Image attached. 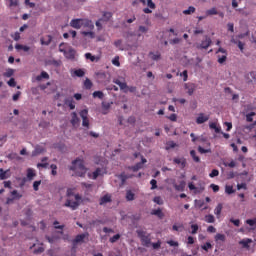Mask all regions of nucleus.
I'll return each instance as SVG.
<instances>
[{
    "mask_svg": "<svg viewBox=\"0 0 256 256\" xmlns=\"http://www.w3.org/2000/svg\"><path fill=\"white\" fill-rule=\"evenodd\" d=\"M70 171H73V177H85L87 175V167H85V161L81 158H77L72 161Z\"/></svg>",
    "mask_w": 256,
    "mask_h": 256,
    "instance_id": "1",
    "label": "nucleus"
},
{
    "mask_svg": "<svg viewBox=\"0 0 256 256\" xmlns=\"http://www.w3.org/2000/svg\"><path fill=\"white\" fill-rule=\"evenodd\" d=\"M71 195H74L75 201L67 199L64 207H69L70 209H72V211H75L79 208V205L83 203V198L79 194H73V191H71L70 189L67 190V197H71Z\"/></svg>",
    "mask_w": 256,
    "mask_h": 256,
    "instance_id": "2",
    "label": "nucleus"
},
{
    "mask_svg": "<svg viewBox=\"0 0 256 256\" xmlns=\"http://www.w3.org/2000/svg\"><path fill=\"white\" fill-rule=\"evenodd\" d=\"M143 247H150L151 245V234H147V231L137 230L136 231Z\"/></svg>",
    "mask_w": 256,
    "mask_h": 256,
    "instance_id": "3",
    "label": "nucleus"
},
{
    "mask_svg": "<svg viewBox=\"0 0 256 256\" xmlns=\"http://www.w3.org/2000/svg\"><path fill=\"white\" fill-rule=\"evenodd\" d=\"M113 83H115V85H118L121 91H123L124 93H135V91H137V87L128 86L126 82H121V80L119 79H114Z\"/></svg>",
    "mask_w": 256,
    "mask_h": 256,
    "instance_id": "4",
    "label": "nucleus"
},
{
    "mask_svg": "<svg viewBox=\"0 0 256 256\" xmlns=\"http://www.w3.org/2000/svg\"><path fill=\"white\" fill-rule=\"evenodd\" d=\"M79 115L82 119V126L89 129V110L83 109L80 111Z\"/></svg>",
    "mask_w": 256,
    "mask_h": 256,
    "instance_id": "5",
    "label": "nucleus"
},
{
    "mask_svg": "<svg viewBox=\"0 0 256 256\" xmlns=\"http://www.w3.org/2000/svg\"><path fill=\"white\" fill-rule=\"evenodd\" d=\"M216 53H222L223 55H218V63H220V65H223V63H225V61H227V50H225V48L220 47Z\"/></svg>",
    "mask_w": 256,
    "mask_h": 256,
    "instance_id": "6",
    "label": "nucleus"
},
{
    "mask_svg": "<svg viewBox=\"0 0 256 256\" xmlns=\"http://www.w3.org/2000/svg\"><path fill=\"white\" fill-rule=\"evenodd\" d=\"M70 27L73 29H81L83 27V18H76L70 21Z\"/></svg>",
    "mask_w": 256,
    "mask_h": 256,
    "instance_id": "7",
    "label": "nucleus"
},
{
    "mask_svg": "<svg viewBox=\"0 0 256 256\" xmlns=\"http://www.w3.org/2000/svg\"><path fill=\"white\" fill-rule=\"evenodd\" d=\"M82 27H84L85 29H89V31H93L95 29V24H93V21L87 18H83Z\"/></svg>",
    "mask_w": 256,
    "mask_h": 256,
    "instance_id": "8",
    "label": "nucleus"
},
{
    "mask_svg": "<svg viewBox=\"0 0 256 256\" xmlns=\"http://www.w3.org/2000/svg\"><path fill=\"white\" fill-rule=\"evenodd\" d=\"M211 43V38H209V36H205V39L197 47L198 49H209V47H211Z\"/></svg>",
    "mask_w": 256,
    "mask_h": 256,
    "instance_id": "9",
    "label": "nucleus"
},
{
    "mask_svg": "<svg viewBox=\"0 0 256 256\" xmlns=\"http://www.w3.org/2000/svg\"><path fill=\"white\" fill-rule=\"evenodd\" d=\"M105 173V169L103 168H97L92 174L89 173L88 177L90 179H97V177H101V175H103Z\"/></svg>",
    "mask_w": 256,
    "mask_h": 256,
    "instance_id": "10",
    "label": "nucleus"
},
{
    "mask_svg": "<svg viewBox=\"0 0 256 256\" xmlns=\"http://www.w3.org/2000/svg\"><path fill=\"white\" fill-rule=\"evenodd\" d=\"M89 237V233H83V234H79L75 237V239L72 241L73 245H77L79 243H83V241H85V238Z\"/></svg>",
    "mask_w": 256,
    "mask_h": 256,
    "instance_id": "11",
    "label": "nucleus"
},
{
    "mask_svg": "<svg viewBox=\"0 0 256 256\" xmlns=\"http://www.w3.org/2000/svg\"><path fill=\"white\" fill-rule=\"evenodd\" d=\"M173 163L175 165H180L181 169H185V167H187V159L185 158H174L173 159Z\"/></svg>",
    "mask_w": 256,
    "mask_h": 256,
    "instance_id": "12",
    "label": "nucleus"
},
{
    "mask_svg": "<svg viewBox=\"0 0 256 256\" xmlns=\"http://www.w3.org/2000/svg\"><path fill=\"white\" fill-rule=\"evenodd\" d=\"M60 52L64 53V57H66V59H75V50L71 48L69 50L60 49Z\"/></svg>",
    "mask_w": 256,
    "mask_h": 256,
    "instance_id": "13",
    "label": "nucleus"
},
{
    "mask_svg": "<svg viewBox=\"0 0 256 256\" xmlns=\"http://www.w3.org/2000/svg\"><path fill=\"white\" fill-rule=\"evenodd\" d=\"M208 119H209V115H204L203 113H200L196 118V123L197 125H203V123H207Z\"/></svg>",
    "mask_w": 256,
    "mask_h": 256,
    "instance_id": "14",
    "label": "nucleus"
},
{
    "mask_svg": "<svg viewBox=\"0 0 256 256\" xmlns=\"http://www.w3.org/2000/svg\"><path fill=\"white\" fill-rule=\"evenodd\" d=\"M118 178L121 180V185H123L127 182V179H133V174L122 172L120 175H118Z\"/></svg>",
    "mask_w": 256,
    "mask_h": 256,
    "instance_id": "15",
    "label": "nucleus"
},
{
    "mask_svg": "<svg viewBox=\"0 0 256 256\" xmlns=\"http://www.w3.org/2000/svg\"><path fill=\"white\" fill-rule=\"evenodd\" d=\"M185 89L187 90L188 95H193L195 89H197V85L195 83H187L185 84Z\"/></svg>",
    "mask_w": 256,
    "mask_h": 256,
    "instance_id": "16",
    "label": "nucleus"
},
{
    "mask_svg": "<svg viewBox=\"0 0 256 256\" xmlns=\"http://www.w3.org/2000/svg\"><path fill=\"white\" fill-rule=\"evenodd\" d=\"M51 41H53V36L46 35L40 39L41 45L49 46L51 45Z\"/></svg>",
    "mask_w": 256,
    "mask_h": 256,
    "instance_id": "17",
    "label": "nucleus"
},
{
    "mask_svg": "<svg viewBox=\"0 0 256 256\" xmlns=\"http://www.w3.org/2000/svg\"><path fill=\"white\" fill-rule=\"evenodd\" d=\"M64 105L69 107V109L73 110L75 109V100H73V97L65 98Z\"/></svg>",
    "mask_w": 256,
    "mask_h": 256,
    "instance_id": "18",
    "label": "nucleus"
},
{
    "mask_svg": "<svg viewBox=\"0 0 256 256\" xmlns=\"http://www.w3.org/2000/svg\"><path fill=\"white\" fill-rule=\"evenodd\" d=\"M188 188L190 189V191H195V193H203V191H205L204 187L197 188L195 184H193V182H190L188 184Z\"/></svg>",
    "mask_w": 256,
    "mask_h": 256,
    "instance_id": "19",
    "label": "nucleus"
},
{
    "mask_svg": "<svg viewBox=\"0 0 256 256\" xmlns=\"http://www.w3.org/2000/svg\"><path fill=\"white\" fill-rule=\"evenodd\" d=\"M111 196L106 194L100 198L99 205H105L107 203H111Z\"/></svg>",
    "mask_w": 256,
    "mask_h": 256,
    "instance_id": "20",
    "label": "nucleus"
},
{
    "mask_svg": "<svg viewBox=\"0 0 256 256\" xmlns=\"http://www.w3.org/2000/svg\"><path fill=\"white\" fill-rule=\"evenodd\" d=\"M151 215H155L158 219H163V217H165V214H163V210H161V208L152 210Z\"/></svg>",
    "mask_w": 256,
    "mask_h": 256,
    "instance_id": "21",
    "label": "nucleus"
},
{
    "mask_svg": "<svg viewBox=\"0 0 256 256\" xmlns=\"http://www.w3.org/2000/svg\"><path fill=\"white\" fill-rule=\"evenodd\" d=\"M149 57L152 61H159L161 59V52H150Z\"/></svg>",
    "mask_w": 256,
    "mask_h": 256,
    "instance_id": "22",
    "label": "nucleus"
},
{
    "mask_svg": "<svg viewBox=\"0 0 256 256\" xmlns=\"http://www.w3.org/2000/svg\"><path fill=\"white\" fill-rule=\"evenodd\" d=\"M221 211H223V204L219 203L214 209V214L216 215L217 219L221 218Z\"/></svg>",
    "mask_w": 256,
    "mask_h": 256,
    "instance_id": "23",
    "label": "nucleus"
},
{
    "mask_svg": "<svg viewBox=\"0 0 256 256\" xmlns=\"http://www.w3.org/2000/svg\"><path fill=\"white\" fill-rule=\"evenodd\" d=\"M214 239L216 243H219V241H221V243H225L227 237L225 234L218 233L215 235Z\"/></svg>",
    "mask_w": 256,
    "mask_h": 256,
    "instance_id": "24",
    "label": "nucleus"
},
{
    "mask_svg": "<svg viewBox=\"0 0 256 256\" xmlns=\"http://www.w3.org/2000/svg\"><path fill=\"white\" fill-rule=\"evenodd\" d=\"M71 116H72L71 124L73 125V127H75V125H79L80 120H79V117L77 116V113L72 112Z\"/></svg>",
    "mask_w": 256,
    "mask_h": 256,
    "instance_id": "25",
    "label": "nucleus"
},
{
    "mask_svg": "<svg viewBox=\"0 0 256 256\" xmlns=\"http://www.w3.org/2000/svg\"><path fill=\"white\" fill-rule=\"evenodd\" d=\"M85 58L91 60L92 63H97L99 61V57L93 56L91 53H86Z\"/></svg>",
    "mask_w": 256,
    "mask_h": 256,
    "instance_id": "26",
    "label": "nucleus"
},
{
    "mask_svg": "<svg viewBox=\"0 0 256 256\" xmlns=\"http://www.w3.org/2000/svg\"><path fill=\"white\" fill-rule=\"evenodd\" d=\"M72 76L85 77V70L84 69H76V70H74Z\"/></svg>",
    "mask_w": 256,
    "mask_h": 256,
    "instance_id": "27",
    "label": "nucleus"
},
{
    "mask_svg": "<svg viewBox=\"0 0 256 256\" xmlns=\"http://www.w3.org/2000/svg\"><path fill=\"white\" fill-rule=\"evenodd\" d=\"M176 191H185V181H181L180 184H174Z\"/></svg>",
    "mask_w": 256,
    "mask_h": 256,
    "instance_id": "28",
    "label": "nucleus"
},
{
    "mask_svg": "<svg viewBox=\"0 0 256 256\" xmlns=\"http://www.w3.org/2000/svg\"><path fill=\"white\" fill-rule=\"evenodd\" d=\"M81 35H83V37H89L90 39H95V32L93 31H82Z\"/></svg>",
    "mask_w": 256,
    "mask_h": 256,
    "instance_id": "29",
    "label": "nucleus"
},
{
    "mask_svg": "<svg viewBox=\"0 0 256 256\" xmlns=\"http://www.w3.org/2000/svg\"><path fill=\"white\" fill-rule=\"evenodd\" d=\"M206 223H215V216L213 214H208L204 217Z\"/></svg>",
    "mask_w": 256,
    "mask_h": 256,
    "instance_id": "30",
    "label": "nucleus"
},
{
    "mask_svg": "<svg viewBox=\"0 0 256 256\" xmlns=\"http://www.w3.org/2000/svg\"><path fill=\"white\" fill-rule=\"evenodd\" d=\"M175 147H177V143H175L174 141H168L166 143V151H169L170 149H175Z\"/></svg>",
    "mask_w": 256,
    "mask_h": 256,
    "instance_id": "31",
    "label": "nucleus"
},
{
    "mask_svg": "<svg viewBox=\"0 0 256 256\" xmlns=\"http://www.w3.org/2000/svg\"><path fill=\"white\" fill-rule=\"evenodd\" d=\"M190 155H191L193 161H195V163H199L201 161V158H199V156H197V152H195V150H191Z\"/></svg>",
    "mask_w": 256,
    "mask_h": 256,
    "instance_id": "32",
    "label": "nucleus"
},
{
    "mask_svg": "<svg viewBox=\"0 0 256 256\" xmlns=\"http://www.w3.org/2000/svg\"><path fill=\"white\" fill-rule=\"evenodd\" d=\"M15 49L22 50V51H24L25 53H27V51H29L31 48H30L29 46H26V45L17 44V45L15 46Z\"/></svg>",
    "mask_w": 256,
    "mask_h": 256,
    "instance_id": "33",
    "label": "nucleus"
},
{
    "mask_svg": "<svg viewBox=\"0 0 256 256\" xmlns=\"http://www.w3.org/2000/svg\"><path fill=\"white\" fill-rule=\"evenodd\" d=\"M126 199H127V201H134L135 200V194L131 190H128L126 192Z\"/></svg>",
    "mask_w": 256,
    "mask_h": 256,
    "instance_id": "34",
    "label": "nucleus"
},
{
    "mask_svg": "<svg viewBox=\"0 0 256 256\" xmlns=\"http://www.w3.org/2000/svg\"><path fill=\"white\" fill-rule=\"evenodd\" d=\"M209 127L210 129H214L215 133H221V127H217V123L211 122Z\"/></svg>",
    "mask_w": 256,
    "mask_h": 256,
    "instance_id": "35",
    "label": "nucleus"
},
{
    "mask_svg": "<svg viewBox=\"0 0 256 256\" xmlns=\"http://www.w3.org/2000/svg\"><path fill=\"white\" fill-rule=\"evenodd\" d=\"M218 11L217 8H211L206 11V17H211V15H217Z\"/></svg>",
    "mask_w": 256,
    "mask_h": 256,
    "instance_id": "36",
    "label": "nucleus"
},
{
    "mask_svg": "<svg viewBox=\"0 0 256 256\" xmlns=\"http://www.w3.org/2000/svg\"><path fill=\"white\" fill-rule=\"evenodd\" d=\"M93 97H94V99H103V97H105V94H103V92L102 91H95V92H93Z\"/></svg>",
    "mask_w": 256,
    "mask_h": 256,
    "instance_id": "37",
    "label": "nucleus"
},
{
    "mask_svg": "<svg viewBox=\"0 0 256 256\" xmlns=\"http://www.w3.org/2000/svg\"><path fill=\"white\" fill-rule=\"evenodd\" d=\"M37 81H41L42 79H49V74L45 71H42L39 76H37Z\"/></svg>",
    "mask_w": 256,
    "mask_h": 256,
    "instance_id": "38",
    "label": "nucleus"
},
{
    "mask_svg": "<svg viewBox=\"0 0 256 256\" xmlns=\"http://www.w3.org/2000/svg\"><path fill=\"white\" fill-rule=\"evenodd\" d=\"M33 177H35V170L29 168L27 170V178L31 181L33 180Z\"/></svg>",
    "mask_w": 256,
    "mask_h": 256,
    "instance_id": "39",
    "label": "nucleus"
},
{
    "mask_svg": "<svg viewBox=\"0 0 256 256\" xmlns=\"http://www.w3.org/2000/svg\"><path fill=\"white\" fill-rule=\"evenodd\" d=\"M111 17H113V13H111V12H104L102 19H103V21L107 22V21H109V19H111Z\"/></svg>",
    "mask_w": 256,
    "mask_h": 256,
    "instance_id": "40",
    "label": "nucleus"
},
{
    "mask_svg": "<svg viewBox=\"0 0 256 256\" xmlns=\"http://www.w3.org/2000/svg\"><path fill=\"white\" fill-rule=\"evenodd\" d=\"M225 193H227V195H233V193H235V190L233 189V186L226 185L225 186Z\"/></svg>",
    "mask_w": 256,
    "mask_h": 256,
    "instance_id": "41",
    "label": "nucleus"
},
{
    "mask_svg": "<svg viewBox=\"0 0 256 256\" xmlns=\"http://www.w3.org/2000/svg\"><path fill=\"white\" fill-rule=\"evenodd\" d=\"M114 45L117 49H119L120 51H123V40H116L114 42Z\"/></svg>",
    "mask_w": 256,
    "mask_h": 256,
    "instance_id": "42",
    "label": "nucleus"
},
{
    "mask_svg": "<svg viewBox=\"0 0 256 256\" xmlns=\"http://www.w3.org/2000/svg\"><path fill=\"white\" fill-rule=\"evenodd\" d=\"M121 239V234H116L109 239L110 243H117Z\"/></svg>",
    "mask_w": 256,
    "mask_h": 256,
    "instance_id": "43",
    "label": "nucleus"
},
{
    "mask_svg": "<svg viewBox=\"0 0 256 256\" xmlns=\"http://www.w3.org/2000/svg\"><path fill=\"white\" fill-rule=\"evenodd\" d=\"M84 87L85 89H91V87H93V82H91L89 78H86L84 81Z\"/></svg>",
    "mask_w": 256,
    "mask_h": 256,
    "instance_id": "44",
    "label": "nucleus"
},
{
    "mask_svg": "<svg viewBox=\"0 0 256 256\" xmlns=\"http://www.w3.org/2000/svg\"><path fill=\"white\" fill-rule=\"evenodd\" d=\"M14 73H15V70L9 68L6 70V72H4L3 76L4 77H13Z\"/></svg>",
    "mask_w": 256,
    "mask_h": 256,
    "instance_id": "45",
    "label": "nucleus"
},
{
    "mask_svg": "<svg viewBox=\"0 0 256 256\" xmlns=\"http://www.w3.org/2000/svg\"><path fill=\"white\" fill-rule=\"evenodd\" d=\"M131 169H132V171H134V173H135V172L139 171V169H143V163H139V162H138L137 164H135L134 166H132Z\"/></svg>",
    "mask_w": 256,
    "mask_h": 256,
    "instance_id": "46",
    "label": "nucleus"
},
{
    "mask_svg": "<svg viewBox=\"0 0 256 256\" xmlns=\"http://www.w3.org/2000/svg\"><path fill=\"white\" fill-rule=\"evenodd\" d=\"M253 117H255V112H250L246 115V121L248 123H253Z\"/></svg>",
    "mask_w": 256,
    "mask_h": 256,
    "instance_id": "47",
    "label": "nucleus"
},
{
    "mask_svg": "<svg viewBox=\"0 0 256 256\" xmlns=\"http://www.w3.org/2000/svg\"><path fill=\"white\" fill-rule=\"evenodd\" d=\"M194 11H195V7L190 6L188 9L183 11V14L184 15H191V14H193Z\"/></svg>",
    "mask_w": 256,
    "mask_h": 256,
    "instance_id": "48",
    "label": "nucleus"
},
{
    "mask_svg": "<svg viewBox=\"0 0 256 256\" xmlns=\"http://www.w3.org/2000/svg\"><path fill=\"white\" fill-rule=\"evenodd\" d=\"M191 229H192L191 234H192V235H197V231H199V225H197V224H192V225H191Z\"/></svg>",
    "mask_w": 256,
    "mask_h": 256,
    "instance_id": "49",
    "label": "nucleus"
},
{
    "mask_svg": "<svg viewBox=\"0 0 256 256\" xmlns=\"http://www.w3.org/2000/svg\"><path fill=\"white\" fill-rule=\"evenodd\" d=\"M7 171L3 170V168H0V179L1 181L7 179Z\"/></svg>",
    "mask_w": 256,
    "mask_h": 256,
    "instance_id": "50",
    "label": "nucleus"
},
{
    "mask_svg": "<svg viewBox=\"0 0 256 256\" xmlns=\"http://www.w3.org/2000/svg\"><path fill=\"white\" fill-rule=\"evenodd\" d=\"M45 251V248L43 246H39L38 248L34 249L33 253L34 255H39Z\"/></svg>",
    "mask_w": 256,
    "mask_h": 256,
    "instance_id": "51",
    "label": "nucleus"
},
{
    "mask_svg": "<svg viewBox=\"0 0 256 256\" xmlns=\"http://www.w3.org/2000/svg\"><path fill=\"white\" fill-rule=\"evenodd\" d=\"M11 195L13 196V199H21V197H23V195L19 194V192H17V190H13L11 192Z\"/></svg>",
    "mask_w": 256,
    "mask_h": 256,
    "instance_id": "52",
    "label": "nucleus"
},
{
    "mask_svg": "<svg viewBox=\"0 0 256 256\" xmlns=\"http://www.w3.org/2000/svg\"><path fill=\"white\" fill-rule=\"evenodd\" d=\"M204 251H209V249L213 248V245H211L209 242H206L204 245L201 246Z\"/></svg>",
    "mask_w": 256,
    "mask_h": 256,
    "instance_id": "53",
    "label": "nucleus"
},
{
    "mask_svg": "<svg viewBox=\"0 0 256 256\" xmlns=\"http://www.w3.org/2000/svg\"><path fill=\"white\" fill-rule=\"evenodd\" d=\"M251 239H247V240H242L240 241V245H242L244 248L249 247V243H251Z\"/></svg>",
    "mask_w": 256,
    "mask_h": 256,
    "instance_id": "54",
    "label": "nucleus"
},
{
    "mask_svg": "<svg viewBox=\"0 0 256 256\" xmlns=\"http://www.w3.org/2000/svg\"><path fill=\"white\" fill-rule=\"evenodd\" d=\"M101 23H103V18H100L98 21H96V27L98 31H101V29H103V25Z\"/></svg>",
    "mask_w": 256,
    "mask_h": 256,
    "instance_id": "55",
    "label": "nucleus"
},
{
    "mask_svg": "<svg viewBox=\"0 0 256 256\" xmlns=\"http://www.w3.org/2000/svg\"><path fill=\"white\" fill-rule=\"evenodd\" d=\"M154 203H156L157 205H163V199H161L160 196H156L153 199Z\"/></svg>",
    "mask_w": 256,
    "mask_h": 256,
    "instance_id": "56",
    "label": "nucleus"
},
{
    "mask_svg": "<svg viewBox=\"0 0 256 256\" xmlns=\"http://www.w3.org/2000/svg\"><path fill=\"white\" fill-rule=\"evenodd\" d=\"M209 177L213 179V177H219V170L213 169L211 173L209 174Z\"/></svg>",
    "mask_w": 256,
    "mask_h": 256,
    "instance_id": "57",
    "label": "nucleus"
},
{
    "mask_svg": "<svg viewBox=\"0 0 256 256\" xmlns=\"http://www.w3.org/2000/svg\"><path fill=\"white\" fill-rule=\"evenodd\" d=\"M112 64H114L115 67H121V62H119V56H116V57L112 60Z\"/></svg>",
    "mask_w": 256,
    "mask_h": 256,
    "instance_id": "58",
    "label": "nucleus"
},
{
    "mask_svg": "<svg viewBox=\"0 0 256 256\" xmlns=\"http://www.w3.org/2000/svg\"><path fill=\"white\" fill-rule=\"evenodd\" d=\"M50 169H52L51 175L55 177V175H57V166L55 164H51Z\"/></svg>",
    "mask_w": 256,
    "mask_h": 256,
    "instance_id": "59",
    "label": "nucleus"
},
{
    "mask_svg": "<svg viewBox=\"0 0 256 256\" xmlns=\"http://www.w3.org/2000/svg\"><path fill=\"white\" fill-rule=\"evenodd\" d=\"M247 225H249L250 227H254V225H256V218L254 219H248L246 220Z\"/></svg>",
    "mask_w": 256,
    "mask_h": 256,
    "instance_id": "60",
    "label": "nucleus"
},
{
    "mask_svg": "<svg viewBox=\"0 0 256 256\" xmlns=\"http://www.w3.org/2000/svg\"><path fill=\"white\" fill-rule=\"evenodd\" d=\"M198 151H199V153H201V154H204V153H211V149H205V148H203V147H201V146L198 147Z\"/></svg>",
    "mask_w": 256,
    "mask_h": 256,
    "instance_id": "61",
    "label": "nucleus"
},
{
    "mask_svg": "<svg viewBox=\"0 0 256 256\" xmlns=\"http://www.w3.org/2000/svg\"><path fill=\"white\" fill-rule=\"evenodd\" d=\"M9 87H17V82H15V78H10L8 81Z\"/></svg>",
    "mask_w": 256,
    "mask_h": 256,
    "instance_id": "62",
    "label": "nucleus"
},
{
    "mask_svg": "<svg viewBox=\"0 0 256 256\" xmlns=\"http://www.w3.org/2000/svg\"><path fill=\"white\" fill-rule=\"evenodd\" d=\"M153 249H161V240H158L156 243L151 244Z\"/></svg>",
    "mask_w": 256,
    "mask_h": 256,
    "instance_id": "63",
    "label": "nucleus"
},
{
    "mask_svg": "<svg viewBox=\"0 0 256 256\" xmlns=\"http://www.w3.org/2000/svg\"><path fill=\"white\" fill-rule=\"evenodd\" d=\"M150 185H151V189H152V190L157 189V180L152 179V180L150 181Z\"/></svg>",
    "mask_w": 256,
    "mask_h": 256,
    "instance_id": "64",
    "label": "nucleus"
}]
</instances>
